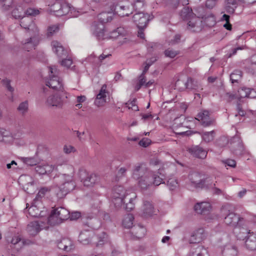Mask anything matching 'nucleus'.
Instances as JSON below:
<instances>
[{"mask_svg":"<svg viewBox=\"0 0 256 256\" xmlns=\"http://www.w3.org/2000/svg\"><path fill=\"white\" fill-rule=\"evenodd\" d=\"M166 184L170 190H175L178 186V180L174 178H169L167 181Z\"/></svg>","mask_w":256,"mask_h":256,"instance_id":"c03bdc74","label":"nucleus"},{"mask_svg":"<svg viewBox=\"0 0 256 256\" xmlns=\"http://www.w3.org/2000/svg\"><path fill=\"white\" fill-rule=\"evenodd\" d=\"M60 64L62 66L66 68H70L72 64V61L70 58H66L62 60Z\"/></svg>","mask_w":256,"mask_h":256,"instance_id":"6e6d98bb","label":"nucleus"},{"mask_svg":"<svg viewBox=\"0 0 256 256\" xmlns=\"http://www.w3.org/2000/svg\"><path fill=\"white\" fill-rule=\"evenodd\" d=\"M48 224L45 218L42 220H38L30 222L27 226L28 232L31 236H35L42 229L45 228V225Z\"/></svg>","mask_w":256,"mask_h":256,"instance_id":"4468645a","label":"nucleus"},{"mask_svg":"<svg viewBox=\"0 0 256 256\" xmlns=\"http://www.w3.org/2000/svg\"><path fill=\"white\" fill-rule=\"evenodd\" d=\"M222 163L224 164L225 166L233 168L236 166V162L234 160L226 159L222 160Z\"/></svg>","mask_w":256,"mask_h":256,"instance_id":"864d4df0","label":"nucleus"},{"mask_svg":"<svg viewBox=\"0 0 256 256\" xmlns=\"http://www.w3.org/2000/svg\"><path fill=\"white\" fill-rule=\"evenodd\" d=\"M194 210L198 213L202 214H206L210 210L212 207L210 202H198L194 206Z\"/></svg>","mask_w":256,"mask_h":256,"instance_id":"b1692460","label":"nucleus"},{"mask_svg":"<svg viewBox=\"0 0 256 256\" xmlns=\"http://www.w3.org/2000/svg\"><path fill=\"white\" fill-rule=\"evenodd\" d=\"M144 69L142 74H144L148 70L150 66L152 64V62H150L148 60H146L144 63Z\"/></svg>","mask_w":256,"mask_h":256,"instance_id":"338daca9","label":"nucleus"},{"mask_svg":"<svg viewBox=\"0 0 256 256\" xmlns=\"http://www.w3.org/2000/svg\"><path fill=\"white\" fill-rule=\"evenodd\" d=\"M59 30L58 26L57 24H54L49 26L47 29V36H51L55 33L57 32Z\"/></svg>","mask_w":256,"mask_h":256,"instance_id":"09e8293b","label":"nucleus"},{"mask_svg":"<svg viewBox=\"0 0 256 256\" xmlns=\"http://www.w3.org/2000/svg\"><path fill=\"white\" fill-rule=\"evenodd\" d=\"M54 166L48 164L38 165L35 167V170L40 174H44L52 172Z\"/></svg>","mask_w":256,"mask_h":256,"instance_id":"c85d7f7f","label":"nucleus"},{"mask_svg":"<svg viewBox=\"0 0 256 256\" xmlns=\"http://www.w3.org/2000/svg\"><path fill=\"white\" fill-rule=\"evenodd\" d=\"M68 168L72 171L70 174H62L58 176L60 184L58 188H55L54 192L59 198H63L68 192L73 190L76 186L73 179L74 168L72 166H68Z\"/></svg>","mask_w":256,"mask_h":256,"instance_id":"7ed1b4c3","label":"nucleus"},{"mask_svg":"<svg viewBox=\"0 0 256 256\" xmlns=\"http://www.w3.org/2000/svg\"><path fill=\"white\" fill-rule=\"evenodd\" d=\"M130 166V164L127 165V167H122L118 170V174L121 176H124Z\"/></svg>","mask_w":256,"mask_h":256,"instance_id":"69168bd1","label":"nucleus"},{"mask_svg":"<svg viewBox=\"0 0 256 256\" xmlns=\"http://www.w3.org/2000/svg\"><path fill=\"white\" fill-rule=\"evenodd\" d=\"M150 140L148 138H144L139 142L140 146L144 147L148 146L150 144Z\"/></svg>","mask_w":256,"mask_h":256,"instance_id":"052dcab7","label":"nucleus"},{"mask_svg":"<svg viewBox=\"0 0 256 256\" xmlns=\"http://www.w3.org/2000/svg\"><path fill=\"white\" fill-rule=\"evenodd\" d=\"M218 0H206V6L208 8H212L216 4Z\"/></svg>","mask_w":256,"mask_h":256,"instance_id":"e2e57ef3","label":"nucleus"},{"mask_svg":"<svg viewBox=\"0 0 256 256\" xmlns=\"http://www.w3.org/2000/svg\"><path fill=\"white\" fill-rule=\"evenodd\" d=\"M142 212L144 216L148 217L152 216L154 212L152 204L150 202H144L142 206Z\"/></svg>","mask_w":256,"mask_h":256,"instance_id":"e433bc0d","label":"nucleus"},{"mask_svg":"<svg viewBox=\"0 0 256 256\" xmlns=\"http://www.w3.org/2000/svg\"><path fill=\"white\" fill-rule=\"evenodd\" d=\"M100 22H94L92 26V34L98 40L104 39L106 37L104 24L109 22L112 20V14L104 12L98 16Z\"/></svg>","mask_w":256,"mask_h":256,"instance_id":"423d86ee","label":"nucleus"},{"mask_svg":"<svg viewBox=\"0 0 256 256\" xmlns=\"http://www.w3.org/2000/svg\"><path fill=\"white\" fill-rule=\"evenodd\" d=\"M58 248L66 251H70L74 248L72 241L67 238L62 239L58 243Z\"/></svg>","mask_w":256,"mask_h":256,"instance_id":"c756f323","label":"nucleus"},{"mask_svg":"<svg viewBox=\"0 0 256 256\" xmlns=\"http://www.w3.org/2000/svg\"><path fill=\"white\" fill-rule=\"evenodd\" d=\"M16 166L17 163L14 160H12L10 163L6 164V168L8 169L12 168V170H14L16 168Z\"/></svg>","mask_w":256,"mask_h":256,"instance_id":"774afa93","label":"nucleus"},{"mask_svg":"<svg viewBox=\"0 0 256 256\" xmlns=\"http://www.w3.org/2000/svg\"><path fill=\"white\" fill-rule=\"evenodd\" d=\"M189 151L194 156L200 158H204L207 155L206 151L198 146L192 148Z\"/></svg>","mask_w":256,"mask_h":256,"instance_id":"7c9ffc66","label":"nucleus"},{"mask_svg":"<svg viewBox=\"0 0 256 256\" xmlns=\"http://www.w3.org/2000/svg\"><path fill=\"white\" fill-rule=\"evenodd\" d=\"M38 42L39 40L38 36H34L24 40L22 42V46L24 50L29 52L34 49Z\"/></svg>","mask_w":256,"mask_h":256,"instance_id":"6ab92c4d","label":"nucleus"},{"mask_svg":"<svg viewBox=\"0 0 256 256\" xmlns=\"http://www.w3.org/2000/svg\"><path fill=\"white\" fill-rule=\"evenodd\" d=\"M230 147L232 152L236 156L242 155L244 150L242 142L238 137L233 138Z\"/></svg>","mask_w":256,"mask_h":256,"instance_id":"412c9836","label":"nucleus"},{"mask_svg":"<svg viewBox=\"0 0 256 256\" xmlns=\"http://www.w3.org/2000/svg\"><path fill=\"white\" fill-rule=\"evenodd\" d=\"M144 4L145 2L144 0H134L132 2V10H134L138 12L144 8Z\"/></svg>","mask_w":256,"mask_h":256,"instance_id":"79ce46f5","label":"nucleus"},{"mask_svg":"<svg viewBox=\"0 0 256 256\" xmlns=\"http://www.w3.org/2000/svg\"><path fill=\"white\" fill-rule=\"evenodd\" d=\"M195 14H196L192 12V9L188 6H186L182 10L180 16L182 19L187 22L188 19H190Z\"/></svg>","mask_w":256,"mask_h":256,"instance_id":"4c0bfd02","label":"nucleus"},{"mask_svg":"<svg viewBox=\"0 0 256 256\" xmlns=\"http://www.w3.org/2000/svg\"><path fill=\"white\" fill-rule=\"evenodd\" d=\"M126 106L128 109H131L134 111H137L138 110V106L136 104V100H133L131 102H128L126 104Z\"/></svg>","mask_w":256,"mask_h":256,"instance_id":"603ef678","label":"nucleus"},{"mask_svg":"<svg viewBox=\"0 0 256 256\" xmlns=\"http://www.w3.org/2000/svg\"><path fill=\"white\" fill-rule=\"evenodd\" d=\"M12 14L15 18H20L24 16V12L23 8L19 6L18 8H16L12 10Z\"/></svg>","mask_w":256,"mask_h":256,"instance_id":"37998d69","label":"nucleus"},{"mask_svg":"<svg viewBox=\"0 0 256 256\" xmlns=\"http://www.w3.org/2000/svg\"><path fill=\"white\" fill-rule=\"evenodd\" d=\"M242 77V72L236 70L232 72L230 76V80L232 83L238 82Z\"/></svg>","mask_w":256,"mask_h":256,"instance_id":"49530a36","label":"nucleus"},{"mask_svg":"<svg viewBox=\"0 0 256 256\" xmlns=\"http://www.w3.org/2000/svg\"><path fill=\"white\" fill-rule=\"evenodd\" d=\"M98 241L96 244L97 247L102 246L104 244H107L109 242L108 236L104 232H102V233L98 235Z\"/></svg>","mask_w":256,"mask_h":256,"instance_id":"ea45409f","label":"nucleus"},{"mask_svg":"<svg viewBox=\"0 0 256 256\" xmlns=\"http://www.w3.org/2000/svg\"><path fill=\"white\" fill-rule=\"evenodd\" d=\"M24 12V14H26L28 16H35L39 14V10L36 9L29 8L26 10Z\"/></svg>","mask_w":256,"mask_h":256,"instance_id":"5fc2aeb1","label":"nucleus"},{"mask_svg":"<svg viewBox=\"0 0 256 256\" xmlns=\"http://www.w3.org/2000/svg\"><path fill=\"white\" fill-rule=\"evenodd\" d=\"M20 181L23 185L24 190L28 194H31L34 190V180L28 175H22L20 178Z\"/></svg>","mask_w":256,"mask_h":256,"instance_id":"dca6fc26","label":"nucleus"},{"mask_svg":"<svg viewBox=\"0 0 256 256\" xmlns=\"http://www.w3.org/2000/svg\"><path fill=\"white\" fill-rule=\"evenodd\" d=\"M146 83L144 74H141L139 76L138 82L135 86V90H138L142 86L145 87V84Z\"/></svg>","mask_w":256,"mask_h":256,"instance_id":"de8ad7c7","label":"nucleus"},{"mask_svg":"<svg viewBox=\"0 0 256 256\" xmlns=\"http://www.w3.org/2000/svg\"><path fill=\"white\" fill-rule=\"evenodd\" d=\"M49 189L46 188H42L38 192V194L36 195V196L34 199V200H37L38 204L39 206V207L40 206H42V204L41 202L40 199L44 197L45 194L49 192Z\"/></svg>","mask_w":256,"mask_h":256,"instance_id":"a19ab883","label":"nucleus"},{"mask_svg":"<svg viewBox=\"0 0 256 256\" xmlns=\"http://www.w3.org/2000/svg\"><path fill=\"white\" fill-rule=\"evenodd\" d=\"M48 70L49 77L46 80V86L54 90L63 91L62 84L58 77L59 72L56 66H50Z\"/></svg>","mask_w":256,"mask_h":256,"instance_id":"6e6552de","label":"nucleus"},{"mask_svg":"<svg viewBox=\"0 0 256 256\" xmlns=\"http://www.w3.org/2000/svg\"><path fill=\"white\" fill-rule=\"evenodd\" d=\"M206 238V234L203 228H198L194 231L189 238V242L192 244L199 243Z\"/></svg>","mask_w":256,"mask_h":256,"instance_id":"aec40b11","label":"nucleus"},{"mask_svg":"<svg viewBox=\"0 0 256 256\" xmlns=\"http://www.w3.org/2000/svg\"><path fill=\"white\" fill-rule=\"evenodd\" d=\"M132 177L136 181L138 186L142 190H146L152 186H158L164 183V176L160 170L153 172L142 164H138L134 167Z\"/></svg>","mask_w":256,"mask_h":256,"instance_id":"f257e3e1","label":"nucleus"},{"mask_svg":"<svg viewBox=\"0 0 256 256\" xmlns=\"http://www.w3.org/2000/svg\"><path fill=\"white\" fill-rule=\"evenodd\" d=\"M69 217V211L63 207H59L53 210L49 217L45 218V219L48 224L54 225L68 220Z\"/></svg>","mask_w":256,"mask_h":256,"instance_id":"0eeeda50","label":"nucleus"},{"mask_svg":"<svg viewBox=\"0 0 256 256\" xmlns=\"http://www.w3.org/2000/svg\"><path fill=\"white\" fill-rule=\"evenodd\" d=\"M92 233L88 230H84L80 232L78 236V241L83 244H88L91 242Z\"/></svg>","mask_w":256,"mask_h":256,"instance_id":"f704fd0d","label":"nucleus"},{"mask_svg":"<svg viewBox=\"0 0 256 256\" xmlns=\"http://www.w3.org/2000/svg\"><path fill=\"white\" fill-rule=\"evenodd\" d=\"M28 104L27 101L20 103L18 108L19 112L22 114H24L27 112L28 110Z\"/></svg>","mask_w":256,"mask_h":256,"instance_id":"8fccbe9b","label":"nucleus"},{"mask_svg":"<svg viewBox=\"0 0 256 256\" xmlns=\"http://www.w3.org/2000/svg\"><path fill=\"white\" fill-rule=\"evenodd\" d=\"M245 244L246 247L250 250H256V234L252 232L249 233L248 236L247 237Z\"/></svg>","mask_w":256,"mask_h":256,"instance_id":"2f4dec72","label":"nucleus"},{"mask_svg":"<svg viewBox=\"0 0 256 256\" xmlns=\"http://www.w3.org/2000/svg\"><path fill=\"white\" fill-rule=\"evenodd\" d=\"M20 21V26L25 29H28L33 32L34 34L38 32V28L36 24L32 22L30 18L28 16H22Z\"/></svg>","mask_w":256,"mask_h":256,"instance_id":"5701e85b","label":"nucleus"},{"mask_svg":"<svg viewBox=\"0 0 256 256\" xmlns=\"http://www.w3.org/2000/svg\"><path fill=\"white\" fill-rule=\"evenodd\" d=\"M202 176L200 174L197 172H192L189 176L192 184L196 188L215 186V183L212 181V178L209 176L202 178Z\"/></svg>","mask_w":256,"mask_h":256,"instance_id":"9d476101","label":"nucleus"},{"mask_svg":"<svg viewBox=\"0 0 256 256\" xmlns=\"http://www.w3.org/2000/svg\"><path fill=\"white\" fill-rule=\"evenodd\" d=\"M132 2L124 0L118 3L116 6V12L120 16H128L132 13Z\"/></svg>","mask_w":256,"mask_h":256,"instance_id":"f8f14e48","label":"nucleus"},{"mask_svg":"<svg viewBox=\"0 0 256 256\" xmlns=\"http://www.w3.org/2000/svg\"><path fill=\"white\" fill-rule=\"evenodd\" d=\"M112 200L116 207H120L125 204L124 208L130 211L134 208V200L136 198V194L129 190H126L121 186L114 188L112 194Z\"/></svg>","mask_w":256,"mask_h":256,"instance_id":"f03ea898","label":"nucleus"},{"mask_svg":"<svg viewBox=\"0 0 256 256\" xmlns=\"http://www.w3.org/2000/svg\"><path fill=\"white\" fill-rule=\"evenodd\" d=\"M153 18V16H150L148 14L138 12L133 16L134 22L137 25L138 28H144L146 26L148 22Z\"/></svg>","mask_w":256,"mask_h":256,"instance_id":"ddd939ff","label":"nucleus"},{"mask_svg":"<svg viewBox=\"0 0 256 256\" xmlns=\"http://www.w3.org/2000/svg\"><path fill=\"white\" fill-rule=\"evenodd\" d=\"M220 214L224 218V222L232 227H242L245 225V221L240 216L234 213L228 205L222 206L220 209Z\"/></svg>","mask_w":256,"mask_h":256,"instance_id":"39448f33","label":"nucleus"},{"mask_svg":"<svg viewBox=\"0 0 256 256\" xmlns=\"http://www.w3.org/2000/svg\"><path fill=\"white\" fill-rule=\"evenodd\" d=\"M238 98H254L256 97V91L254 89L250 88H243L239 89L238 90Z\"/></svg>","mask_w":256,"mask_h":256,"instance_id":"a878e982","label":"nucleus"},{"mask_svg":"<svg viewBox=\"0 0 256 256\" xmlns=\"http://www.w3.org/2000/svg\"><path fill=\"white\" fill-rule=\"evenodd\" d=\"M190 83L192 84V79L190 78H187L186 80H178L175 84L176 88L180 91L187 88H196L194 86H190Z\"/></svg>","mask_w":256,"mask_h":256,"instance_id":"bb28decb","label":"nucleus"},{"mask_svg":"<svg viewBox=\"0 0 256 256\" xmlns=\"http://www.w3.org/2000/svg\"><path fill=\"white\" fill-rule=\"evenodd\" d=\"M238 0H226L224 8L226 12L232 14L238 7Z\"/></svg>","mask_w":256,"mask_h":256,"instance_id":"c9c22d12","label":"nucleus"},{"mask_svg":"<svg viewBox=\"0 0 256 256\" xmlns=\"http://www.w3.org/2000/svg\"><path fill=\"white\" fill-rule=\"evenodd\" d=\"M36 200H34L32 206L30 208L27 206L26 208H28L29 214L32 216L43 217L46 212L41 210L42 208V206L39 207Z\"/></svg>","mask_w":256,"mask_h":256,"instance_id":"a211bd4d","label":"nucleus"},{"mask_svg":"<svg viewBox=\"0 0 256 256\" xmlns=\"http://www.w3.org/2000/svg\"><path fill=\"white\" fill-rule=\"evenodd\" d=\"M134 220V216L128 214L124 216L122 220V225L126 228H130L132 226L133 220Z\"/></svg>","mask_w":256,"mask_h":256,"instance_id":"58836bf2","label":"nucleus"},{"mask_svg":"<svg viewBox=\"0 0 256 256\" xmlns=\"http://www.w3.org/2000/svg\"><path fill=\"white\" fill-rule=\"evenodd\" d=\"M68 98L67 94L64 91L56 94L48 96L46 101V104L50 107L62 108L64 101Z\"/></svg>","mask_w":256,"mask_h":256,"instance_id":"9b49d317","label":"nucleus"},{"mask_svg":"<svg viewBox=\"0 0 256 256\" xmlns=\"http://www.w3.org/2000/svg\"><path fill=\"white\" fill-rule=\"evenodd\" d=\"M56 12L57 15L58 16L66 15L69 13L70 14V16L73 17H77L79 16V12L68 3L63 4L61 6L60 8Z\"/></svg>","mask_w":256,"mask_h":256,"instance_id":"f3484780","label":"nucleus"},{"mask_svg":"<svg viewBox=\"0 0 256 256\" xmlns=\"http://www.w3.org/2000/svg\"><path fill=\"white\" fill-rule=\"evenodd\" d=\"M196 119L200 122L204 126H208L211 125L214 120L210 116L209 112L206 110H202L197 115Z\"/></svg>","mask_w":256,"mask_h":256,"instance_id":"4be33fe9","label":"nucleus"},{"mask_svg":"<svg viewBox=\"0 0 256 256\" xmlns=\"http://www.w3.org/2000/svg\"><path fill=\"white\" fill-rule=\"evenodd\" d=\"M215 135L214 130L205 132L202 135V140L206 142H210L213 140Z\"/></svg>","mask_w":256,"mask_h":256,"instance_id":"a18cd8bd","label":"nucleus"},{"mask_svg":"<svg viewBox=\"0 0 256 256\" xmlns=\"http://www.w3.org/2000/svg\"><path fill=\"white\" fill-rule=\"evenodd\" d=\"M81 216V214L78 212H74L70 214V220H76L80 218Z\"/></svg>","mask_w":256,"mask_h":256,"instance_id":"680f3d73","label":"nucleus"},{"mask_svg":"<svg viewBox=\"0 0 256 256\" xmlns=\"http://www.w3.org/2000/svg\"><path fill=\"white\" fill-rule=\"evenodd\" d=\"M106 38L104 39L100 40H104L109 38H116L120 36H124L126 34V30L123 28H118L116 30H114L110 34H108L105 32Z\"/></svg>","mask_w":256,"mask_h":256,"instance_id":"473e14b6","label":"nucleus"},{"mask_svg":"<svg viewBox=\"0 0 256 256\" xmlns=\"http://www.w3.org/2000/svg\"><path fill=\"white\" fill-rule=\"evenodd\" d=\"M219 240L224 244L222 250V256H237L238 250L234 245L229 243L230 237L228 234L224 232L220 234Z\"/></svg>","mask_w":256,"mask_h":256,"instance_id":"1a4fd4ad","label":"nucleus"},{"mask_svg":"<svg viewBox=\"0 0 256 256\" xmlns=\"http://www.w3.org/2000/svg\"><path fill=\"white\" fill-rule=\"evenodd\" d=\"M109 96V92L107 90V86L103 84L98 94L96 96L94 100V104L98 107L103 106L106 102V100Z\"/></svg>","mask_w":256,"mask_h":256,"instance_id":"2eb2a0df","label":"nucleus"},{"mask_svg":"<svg viewBox=\"0 0 256 256\" xmlns=\"http://www.w3.org/2000/svg\"><path fill=\"white\" fill-rule=\"evenodd\" d=\"M190 86H194L196 88H189L190 90H195L198 92H200L201 90H203L202 86L200 85V84L197 82H194L192 80V84L190 83Z\"/></svg>","mask_w":256,"mask_h":256,"instance_id":"bf43d9fd","label":"nucleus"},{"mask_svg":"<svg viewBox=\"0 0 256 256\" xmlns=\"http://www.w3.org/2000/svg\"><path fill=\"white\" fill-rule=\"evenodd\" d=\"M203 21L207 25H214L216 24V18L210 12L205 15L198 14L197 16L195 14L187 21V28L191 32H199L202 30Z\"/></svg>","mask_w":256,"mask_h":256,"instance_id":"20e7f679","label":"nucleus"},{"mask_svg":"<svg viewBox=\"0 0 256 256\" xmlns=\"http://www.w3.org/2000/svg\"><path fill=\"white\" fill-rule=\"evenodd\" d=\"M24 242L18 236H14L11 240L12 244L14 246L17 244L20 246L22 244H24Z\"/></svg>","mask_w":256,"mask_h":256,"instance_id":"4d7b16f0","label":"nucleus"},{"mask_svg":"<svg viewBox=\"0 0 256 256\" xmlns=\"http://www.w3.org/2000/svg\"><path fill=\"white\" fill-rule=\"evenodd\" d=\"M63 151L66 154H70L76 152V148L70 144H65L63 148Z\"/></svg>","mask_w":256,"mask_h":256,"instance_id":"3c124183","label":"nucleus"},{"mask_svg":"<svg viewBox=\"0 0 256 256\" xmlns=\"http://www.w3.org/2000/svg\"><path fill=\"white\" fill-rule=\"evenodd\" d=\"M24 162L28 165L33 166L36 164V160L32 158H26L24 159Z\"/></svg>","mask_w":256,"mask_h":256,"instance_id":"0e129e2a","label":"nucleus"},{"mask_svg":"<svg viewBox=\"0 0 256 256\" xmlns=\"http://www.w3.org/2000/svg\"><path fill=\"white\" fill-rule=\"evenodd\" d=\"M99 177L94 174H87L86 178H82V182L86 186H92L98 182Z\"/></svg>","mask_w":256,"mask_h":256,"instance_id":"cd10ccee","label":"nucleus"},{"mask_svg":"<svg viewBox=\"0 0 256 256\" xmlns=\"http://www.w3.org/2000/svg\"><path fill=\"white\" fill-rule=\"evenodd\" d=\"M52 50L58 56L62 58L63 56H66L67 54V52L64 49L62 44L56 41L53 40L51 44Z\"/></svg>","mask_w":256,"mask_h":256,"instance_id":"393cba45","label":"nucleus"},{"mask_svg":"<svg viewBox=\"0 0 256 256\" xmlns=\"http://www.w3.org/2000/svg\"><path fill=\"white\" fill-rule=\"evenodd\" d=\"M164 54L166 56L170 58H174L178 54V52L176 51L172 50L170 49H168L166 50L164 52Z\"/></svg>","mask_w":256,"mask_h":256,"instance_id":"13d9d810","label":"nucleus"},{"mask_svg":"<svg viewBox=\"0 0 256 256\" xmlns=\"http://www.w3.org/2000/svg\"><path fill=\"white\" fill-rule=\"evenodd\" d=\"M190 256H208L207 250L201 245L193 247L190 252Z\"/></svg>","mask_w":256,"mask_h":256,"instance_id":"72a5a7b5","label":"nucleus"}]
</instances>
